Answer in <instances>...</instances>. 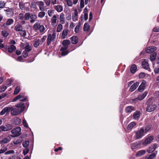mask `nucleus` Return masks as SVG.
Segmentation results:
<instances>
[{
    "label": "nucleus",
    "mask_w": 159,
    "mask_h": 159,
    "mask_svg": "<svg viewBox=\"0 0 159 159\" xmlns=\"http://www.w3.org/2000/svg\"><path fill=\"white\" fill-rule=\"evenodd\" d=\"M146 152L145 150H141L138 152L136 154L137 157H140L143 155H144Z\"/></svg>",
    "instance_id": "473e14b6"
},
{
    "label": "nucleus",
    "mask_w": 159,
    "mask_h": 159,
    "mask_svg": "<svg viewBox=\"0 0 159 159\" xmlns=\"http://www.w3.org/2000/svg\"><path fill=\"white\" fill-rule=\"evenodd\" d=\"M84 7V0H80V8H83Z\"/></svg>",
    "instance_id": "680f3d73"
},
{
    "label": "nucleus",
    "mask_w": 159,
    "mask_h": 159,
    "mask_svg": "<svg viewBox=\"0 0 159 159\" xmlns=\"http://www.w3.org/2000/svg\"><path fill=\"white\" fill-rule=\"evenodd\" d=\"M70 39L71 42L72 44H76L78 41V38L77 36L74 35Z\"/></svg>",
    "instance_id": "2eb2a0df"
},
{
    "label": "nucleus",
    "mask_w": 159,
    "mask_h": 159,
    "mask_svg": "<svg viewBox=\"0 0 159 159\" xmlns=\"http://www.w3.org/2000/svg\"><path fill=\"white\" fill-rule=\"evenodd\" d=\"M29 144V142L28 141H26L24 142L23 143V145L25 148H26Z\"/></svg>",
    "instance_id": "5fc2aeb1"
},
{
    "label": "nucleus",
    "mask_w": 159,
    "mask_h": 159,
    "mask_svg": "<svg viewBox=\"0 0 159 159\" xmlns=\"http://www.w3.org/2000/svg\"><path fill=\"white\" fill-rule=\"evenodd\" d=\"M61 54L62 56H64L67 55L69 53V51L67 50L61 51Z\"/></svg>",
    "instance_id": "13d9d810"
},
{
    "label": "nucleus",
    "mask_w": 159,
    "mask_h": 159,
    "mask_svg": "<svg viewBox=\"0 0 159 159\" xmlns=\"http://www.w3.org/2000/svg\"><path fill=\"white\" fill-rule=\"evenodd\" d=\"M157 54L156 52H154L151 53L150 55V60L153 62L155 61L157 57Z\"/></svg>",
    "instance_id": "a878e982"
},
{
    "label": "nucleus",
    "mask_w": 159,
    "mask_h": 159,
    "mask_svg": "<svg viewBox=\"0 0 159 159\" xmlns=\"http://www.w3.org/2000/svg\"><path fill=\"white\" fill-rule=\"evenodd\" d=\"M6 15L8 17L12 16L13 15L12 10L11 8H8L6 10Z\"/></svg>",
    "instance_id": "412c9836"
},
{
    "label": "nucleus",
    "mask_w": 159,
    "mask_h": 159,
    "mask_svg": "<svg viewBox=\"0 0 159 159\" xmlns=\"http://www.w3.org/2000/svg\"><path fill=\"white\" fill-rule=\"evenodd\" d=\"M45 14V12L44 11H40L39 12L38 15L39 17L40 18H42L44 16Z\"/></svg>",
    "instance_id": "c03bdc74"
},
{
    "label": "nucleus",
    "mask_w": 159,
    "mask_h": 159,
    "mask_svg": "<svg viewBox=\"0 0 159 159\" xmlns=\"http://www.w3.org/2000/svg\"><path fill=\"white\" fill-rule=\"evenodd\" d=\"M12 82L11 79H7L6 81V84L10 86Z\"/></svg>",
    "instance_id": "0e129e2a"
},
{
    "label": "nucleus",
    "mask_w": 159,
    "mask_h": 159,
    "mask_svg": "<svg viewBox=\"0 0 159 159\" xmlns=\"http://www.w3.org/2000/svg\"><path fill=\"white\" fill-rule=\"evenodd\" d=\"M147 94L148 92L145 91L143 93L139 95L137 98H135L134 100V101L135 102L136 101L138 100L141 101L145 97Z\"/></svg>",
    "instance_id": "1a4fd4ad"
},
{
    "label": "nucleus",
    "mask_w": 159,
    "mask_h": 159,
    "mask_svg": "<svg viewBox=\"0 0 159 159\" xmlns=\"http://www.w3.org/2000/svg\"><path fill=\"white\" fill-rule=\"evenodd\" d=\"M23 29L22 25L20 24H17L14 27V30L17 32L21 31Z\"/></svg>",
    "instance_id": "dca6fc26"
},
{
    "label": "nucleus",
    "mask_w": 159,
    "mask_h": 159,
    "mask_svg": "<svg viewBox=\"0 0 159 159\" xmlns=\"http://www.w3.org/2000/svg\"><path fill=\"white\" fill-rule=\"evenodd\" d=\"M141 65L143 68L145 70H148L149 68L148 63V62L145 61V60L142 61Z\"/></svg>",
    "instance_id": "a211bd4d"
},
{
    "label": "nucleus",
    "mask_w": 159,
    "mask_h": 159,
    "mask_svg": "<svg viewBox=\"0 0 159 159\" xmlns=\"http://www.w3.org/2000/svg\"><path fill=\"white\" fill-rule=\"evenodd\" d=\"M22 96L21 95V94L20 93L19 95H18L17 97H15L12 100L13 102H15L17 100L19 99L22 98Z\"/></svg>",
    "instance_id": "09e8293b"
},
{
    "label": "nucleus",
    "mask_w": 159,
    "mask_h": 159,
    "mask_svg": "<svg viewBox=\"0 0 159 159\" xmlns=\"http://www.w3.org/2000/svg\"><path fill=\"white\" fill-rule=\"evenodd\" d=\"M70 44V41L69 40L66 39L63 40L62 42V45L64 47H68V45Z\"/></svg>",
    "instance_id": "cd10ccee"
},
{
    "label": "nucleus",
    "mask_w": 159,
    "mask_h": 159,
    "mask_svg": "<svg viewBox=\"0 0 159 159\" xmlns=\"http://www.w3.org/2000/svg\"><path fill=\"white\" fill-rule=\"evenodd\" d=\"M9 108L8 107H5L0 112V114L1 115H3L5 113L9 111Z\"/></svg>",
    "instance_id": "ea45409f"
},
{
    "label": "nucleus",
    "mask_w": 159,
    "mask_h": 159,
    "mask_svg": "<svg viewBox=\"0 0 159 159\" xmlns=\"http://www.w3.org/2000/svg\"><path fill=\"white\" fill-rule=\"evenodd\" d=\"M22 140L20 138H19L17 139H15L13 141V143L14 144L17 145L20 143L22 142Z\"/></svg>",
    "instance_id": "4c0bfd02"
},
{
    "label": "nucleus",
    "mask_w": 159,
    "mask_h": 159,
    "mask_svg": "<svg viewBox=\"0 0 159 159\" xmlns=\"http://www.w3.org/2000/svg\"><path fill=\"white\" fill-rule=\"evenodd\" d=\"M90 26L87 23H85L84 26V31H88L89 30Z\"/></svg>",
    "instance_id": "f704fd0d"
},
{
    "label": "nucleus",
    "mask_w": 159,
    "mask_h": 159,
    "mask_svg": "<svg viewBox=\"0 0 159 159\" xmlns=\"http://www.w3.org/2000/svg\"><path fill=\"white\" fill-rule=\"evenodd\" d=\"M68 30H64L61 34V37L63 39H65L67 35Z\"/></svg>",
    "instance_id": "e433bc0d"
},
{
    "label": "nucleus",
    "mask_w": 159,
    "mask_h": 159,
    "mask_svg": "<svg viewBox=\"0 0 159 159\" xmlns=\"http://www.w3.org/2000/svg\"><path fill=\"white\" fill-rule=\"evenodd\" d=\"M22 122L23 125L25 127H26V128L28 127V124L27 123L25 119H24L23 120Z\"/></svg>",
    "instance_id": "6e6d98bb"
},
{
    "label": "nucleus",
    "mask_w": 159,
    "mask_h": 159,
    "mask_svg": "<svg viewBox=\"0 0 159 159\" xmlns=\"http://www.w3.org/2000/svg\"><path fill=\"white\" fill-rule=\"evenodd\" d=\"M145 84L144 82H142L141 84L139 86L138 89L139 91L141 92L143 91L145 89Z\"/></svg>",
    "instance_id": "b1692460"
},
{
    "label": "nucleus",
    "mask_w": 159,
    "mask_h": 159,
    "mask_svg": "<svg viewBox=\"0 0 159 159\" xmlns=\"http://www.w3.org/2000/svg\"><path fill=\"white\" fill-rule=\"evenodd\" d=\"M134 110V107L132 106H128L125 109V111L127 113H130Z\"/></svg>",
    "instance_id": "f3484780"
},
{
    "label": "nucleus",
    "mask_w": 159,
    "mask_h": 159,
    "mask_svg": "<svg viewBox=\"0 0 159 159\" xmlns=\"http://www.w3.org/2000/svg\"><path fill=\"white\" fill-rule=\"evenodd\" d=\"M136 124L135 122H133L129 123L127 129L128 130L131 129Z\"/></svg>",
    "instance_id": "2f4dec72"
},
{
    "label": "nucleus",
    "mask_w": 159,
    "mask_h": 159,
    "mask_svg": "<svg viewBox=\"0 0 159 159\" xmlns=\"http://www.w3.org/2000/svg\"><path fill=\"white\" fill-rule=\"evenodd\" d=\"M15 153V151L13 150H9L5 152L4 154L5 155L11 154Z\"/></svg>",
    "instance_id": "603ef678"
},
{
    "label": "nucleus",
    "mask_w": 159,
    "mask_h": 159,
    "mask_svg": "<svg viewBox=\"0 0 159 159\" xmlns=\"http://www.w3.org/2000/svg\"><path fill=\"white\" fill-rule=\"evenodd\" d=\"M14 22V20L12 19H8L6 21V25H7L8 26L12 24Z\"/></svg>",
    "instance_id": "58836bf2"
},
{
    "label": "nucleus",
    "mask_w": 159,
    "mask_h": 159,
    "mask_svg": "<svg viewBox=\"0 0 159 159\" xmlns=\"http://www.w3.org/2000/svg\"><path fill=\"white\" fill-rule=\"evenodd\" d=\"M54 8L59 12H61L63 10V7L60 5L54 6Z\"/></svg>",
    "instance_id": "c85d7f7f"
},
{
    "label": "nucleus",
    "mask_w": 159,
    "mask_h": 159,
    "mask_svg": "<svg viewBox=\"0 0 159 159\" xmlns=\"http://www.w3.org/2000/svg\"><path fill=\"white\" fill-rule=\"evenodd\" d=\"M153 140V137L152 136H148L145 139L143 142V144L145 145L149 144L152 142Z\"/></svg>",
    "instance_id": "0eeeda50"
},
{
    "label": "nucleus",
    "mask_w": 159,
    "mask_h": 159,
    "mask_svg": "<svg viewBox=\"0 0 159 159\" xmlns=\"http://www.w3.org/2000/svg\"><path fill=\"white\" fill-rule=\"evenodd\" d=\"M11 140V138L9 136L4 137L2 139L0 140V144L2 145L3 144L7 143H9Z\"/></svg>",
    "instance_id": "9d476101"
},
{
    "label": "nucleus",
    "mask_w": 159,
    "mask_h": 159,
    "mask_svg": "<svg viewBox=\"0 0 159 159\" xmlns=\"http://www.w3.org/2000/svg\"><path fill=\"white\" fill-rule=\"evenodd\" d=\"M141 113L140 111H137L134 113L133 116L135 120H138L140 117Z\"/></svg>",
    "instance_id": "ddd939ff"
},
{
    "label": "nucleus",
    "mask_w": 159,
    "mask_h": 159,
    "mask_svg": "<svg viewBox=\"0 0 159 159\" xmlns=\"http://www.w3.org/2000/svg\"><path fill=\"white\" fill-rule=\"evenodd\" d=\"M7 94L6 93H3L1 95H0V100L3 98L7 96Z\"/></svg>",
    "instance_id": "bf43d9fd"
},
{
    "label": "nucleus",
    "mask_w": 159,
    "mask_h": 159,
    "mask_svg": "<svg viewBox=\"0 0 159 159\" xmlns=\"http://www.w3.org/2000/svg\"><path fill=\"white\" fill-rule=\"evenodd\" d=\"M57 21V17L56 15H54L51 18V21L52 25H55Z\"/></svg>",
    "instance_id": "c756f323"
},
{
    "label": "nucleus",
    "mask_w": 159,
    "mask_h": 159,
    "mask_svg": "<svg viewBox=\"0 0 159 159\" xmlns=\"http://www.w3.org/2000/svg\"><path fill=\"white\" fill-rule=\"evenodd\" d=\"M5 5V3L3 1H0V8H3Z\"/></svg>",
    "instance_id": "052dcab7"
},
{
    "label": "nucleus",
    "mask_w": 159,
    "mask_h": 159,
    "mask_svg": "<svg viewBox=\"0 0 159 159\" xmlns=\"http://www.w3.org/2000/svg\"><path fill=\"white\" fill-rule=\"evenodd\" d=\"M20 87L19 86H17L15 89L14 92V95L17 94L20 91Z\"/></svg>",
    "instance_id": "8fccbe9b"
},
{
    "label": "nucleus",
    "mask_w": 159,
    "mask_h": 159,
    "mask_svg": "<svg viewBox=\"0 0 159 159\" xmlns=\"http://www.w3.org/2000/svg\"><path fill=\"white\" fill-rule=\"evenodd\" d=\"M21 128L20 127H17L16 128L13 129L11 130V133L12 134L11 136L14 138L19 135L20 134Z\"/></svg>",
    "instance_id": "39448f33"
},
{
    "label": "nucleus",
    "mask_w": 159,
    "mask_h": 159,
    "mask_svg": "<svg viewBox=\"0 0 159 159\" xmlns=\"http://www.w3.org/2000/svg\"><path fill=\"white\" fill-rule=\"evenodd\" d=\"M139 82H136L134 84L129 88V91L131 92H133L134 90L138 87L139 85Z\"/></svg>",
    "instance_id": "6ab92c4d"
},
{
    "label": "nucleus",
    "mask_w": 159,
    "mask_h": 159,
    "mask_svg": "<svg viewBox=\"0 0 159 159\" xmlns=\"http://www.w3.org/2000/svg\"><path fill=\"white\" fill-rule=\"evenodd\" d=\"M22 96L21 98L20 99V101H28V98L27 96H25L22 94L21 95Z\"/></svg>",
    "instance_id": "3c124183"
},
{
    "label": "nucleus",
    "mask_w": 159,
    "mask_h": 159,
    "mask_svg": "<svg viewBox=\"0 0 159 159\" xmlns=\"http://www.w3.org/2000/svg\"><path fill=\"white\" fill-rule=\"evenodd\" d=\"M152 125H147L144 127H142L141 129H143V132L144 133H146L148 132L151 128Z\"/></svg>",
    "instance_id": "5701e85b"
},
{
    "label": "nucleus",
    "mask_w": 159,
    "mask_h": 159,
    "mask_svg": "<svg viewBox=\"0 0 159 159\" xmlns=\"http://www.w3.org/2000/svg\"><path fill=\"white\" fill-rule=\"evenodd\" d=\"M146 110L147 111L151 112L154 111L157 108V105L149 100L146 103Z\"/></svg>",
    "instance_id": "f03ea898"
},
{
    "label": "nucleus",
    "mask_w": 159,
    "mask_h": 159,
    "mask_svg": "<svg viewBox=\"0 0 159 159\" xmlns=\"http://www.w3.org/2000/svg\"><path fill=\"white\" fill-rule=\"evenodd\" d=\"M158 147L157 144L156 143H154L148 149L147 152L148 153L152 152L156 149Z\"/></svg>",
    "instance_id": "6e6552de"
},
{
    "label": "nucleus",
    "mask_w": 159,
    "mask_h": 159,
    "mask_svg": "<svg viewBox=\"0 0 159 159\" xmlns=\"http://www.w3.org/2000/svg\"><path fill=\"white\" fill-rule=\"evenodd\" d=\"M42 43L41 44H42ZM40 44V41L39 39H38V40H36L33 43V45L34 46L35 48H38V46H39V45Z\"/></svg>",
    "instance_id": "c9c22d12"
},
{
    "label": "nucleus",
    "mask_w": 159,
    "mask_h": 159,
    "mask_svg": "<svg viewBox=\"0 0 159 159\" xmlns=\"http://www.w3.org/2000/svg\"><path fill=\"white\" fill-rule=\"evenodd\" d=\"M24 104L23 103L21 102H20L19 103L17 104L15 106L17 108H20L22 107L21 109H20V112H22L24 111L25 108V106H24Z\"/></svg>",
    "instance_id": "4468645a"
},
{
    "label": "nucleus",
    "mask_w": 159,
    "mask_h": 159,
    "mask_svg": "<svg viewBox=\"0 0 159 159\" xmlns=\"http://www.w3.org/2000/svg\"><path fill=\"white\" fill-rule=\"evenodd\" d=\"M28 52L24 51L22 54L23 56L25 58H26L28 55Z\"/></svg>",
    "instance_id": "4d7b16f0"
},
{
    "label": "nucleus",
    "mask_w": 159,
    "mask_h": 159,
    "mask_svg": "<svg viewBox=\"0 0 159 159\" xmlns=\"http://www.w3.org/2000/svg\"><path fill=\"white\" fill-rule=\"evenodd\" d=\"M33 29L35 31L39 30L40 33H44L45 32V28L44 26L37 23H35L33 26Z\"/></svg>",
    "instance_id": "7ed1b4c3"
},
{
    "label": "nucleus",
    "mask_w": 159,
    "mask_h": 159,
    "mask_svg": "<svg viewBox=\"0 0 159 159\" xmlns=\"http://www.w3.org/2000/svg\"><path fill=\"white\" fill-rule=\"evenodd\" d=\"M7 147L3 146L2 148L0 149V154L5 152L7 150Z\"/></svg>",
    "instance_id": "37998d69"
},
{
    "label": "nucleus",
    "mask_w": 159,
    "mask_h": 159,
    "mask_svg": "<svg viewBox=\"0 0 159 159\" xmlns=\"http://www.w3.org/2000/svg\"><path fill=\"white\" fill-rule=\"evenodd\" d=\"M19 7L20 8L21 10H24L25 8V5L22 2H19Z\"/></svg>",
    "instance_id": "79ce46f5"
},
{
    "label": "nucleus",
    "mask_w": 159,
    "mask_h": 159,
    "mask_svg": "<svg viewBox=\"0 0 159 159\" xmlns=\"http://www.w3.org/2000/svg\"><path fill=\"white\" fill-rule=\"evenodd\" d=\"M21 122V120L19 118L16 117L14 119L13 123L16 125H18L20 124Z\"/></svg>",
    "instance_id": "72a5a7b5"
},
{
    "label": "nucleus",
    "mask_w": 159,
    "mask_h": 159,
    "mask_svg": "<svg viewBox=\"0 0 159 159\" xmlns=\"http://www.w3.org/2000/svg\"><path fill=\"white\" fill-rule=\"evenodd\" d=\"M56 37V33L53 32L52 34H49L47 40V45L48 46L50 44L51 42L54 41Z\"/></svg>",
    "instance_id": "20e7f679"
},
{
    "label": "nucleus",
    "mask_w": 159,
    "mask_h": 159,
    "mask_svg": "<svg viewBox=\"0 0 159 159\" xmlns=\"http://www.w3.org/2000/svg\"><path fill=\"white\" fill-rule=\"evenodd\" d=\"M20 113L18 109L16 108H12L11 110V114L13 116L17 115Z\"/></svg>",
    "instance_id": "393cba45"
},
{
    "label": "nucleus",
    "mask_w": 159,
    "mask_h": 159,
    "mask_svg": "<svg viewBox=\"0 0 159 159\" xmlns=\"http://www.w3.org/2000/svg\"><path fill=\"white\" fill-rule=\"evenodd\" d=\"M29 152V149L28 148H26L23 150V153L24 155L26 154Z\"/></svg>",
    "instance_id": "774afa93"
},
{
    "label": "nucleus",
    "mask_w": 159,
    "mask_h": 159,
    "mask_svg": "<svg viewBox=\"0 0 159 159\" xmlns=\"http://www.w3.org/2000/svg\"><path fill=\"white\" fill-rule=\"evenodd\" d=\"M31 50V47L29 45H26L25 47L24 51L29 52Z\"/></svg>",
    "instance_id": "a18cd8bd"
},
{
    "label": "nucleus",
    "mask_w": 159,
    "mask_h": 159,
    "mask_svg": "<svg viewBox=\"0 0 159 159\" xmlns=\"http://www.w3.org/2000/svg\"><path fill=\"white\" fill-rule=\"evenodd\" d=\"M7 49L9 52L12 53L16 50V48L13 45H11L10 46H8Z\"/></svg>",
    "instance_id": "aec40b11"
},
{
    "label": "nucleus",
    "mask_w": 159,
    "mask_h": 159,
    "mask_svg": "<svg viewBox=\"0 0 159 159\" xmlns=\"http://www.w3.org/2000/svg\"><path fill=\"white\" fill-rule=\"evenodd\" d=\"M130 70H137V67L136 65L135 64L132 65Z\"/></svg>",
    "instance_id": "338daca9"
},
{
    "label": "nucleus",
    "mask_w": 159,
    "mask_h": 159,
    "mask_svg": "<svg viewBox=\"0 0 159 159\" xmlns=\"http://www.w3.org/2000/svg\"><path fill=\"white\" fill-rule=\"evenodd\" d=\"M1 34L3 37H6L9 35V33L5 30L2 31Z\"/></svg>",
    "instance_id": "de8ad7c7"
},
{
    "label": "nucleus",
    "mask_w": 159,
    "mask_h": 159,
    "mask_svg": "<svg viewBox=\"0 0 159 159\" xmlns=\"http://www.w3.org/2000/svg\"><path fill=\"white\" fill-rule=\"evenodd\" d=\"M80 22L79 23V25H77L75 29V33H77L79 31Z\"/></svg>",
    "instance_id": "e2e57ef3"
},
{
    "label": "nucleus",
    "mask_w": 159,
    "mask_h": 159,
    "mask_svg": "<svg viewBox=\"0 0 159 159\" xmlns=\"http://www.w3.org/2000/svg\"><path fill=\"white\" fill-rule=\"evenodd\" d=\"M53 11L54 10H52L51 9L48 10V16H49L51 17L52 16V14L54 13Z\"/></svg>",
    "instance_id": "69168bd1"
},
{
    "label": "nucleus",
    "mask_w": 159,
    "mask_h": 159,
    "mask_svg": "<svg viewBox=\"0 0 159 159\" xmlns=\"http://www.w3.org/2000/svg\"><path fill=\"white\" fill-rule=\"evenodd\" d=\"M140 146V143L139 141L134 142L131 144V147L133 150L139 148Z\"/></svg>",
    "instance_id": "9b49d317"
},
{
    "label": "nucleus",
    "mask_w": 159,
    "mask_h": 159,
    "mask_svg": "<svg viewBox=\"0 0 159 159\" xmlns=\"http://www.w3.org/2000/svg\"><path fill=\"white\" fill-rule=\"evenodd\" d=\"M156 50V48L154 46L149 47L146 49V52L147 53H152Z\"/></svg>",
    "instance_id": "f8f14e48"
},
{
    "label": "nucleus",
    "mask_w": 159,
    "mask_h": 159,
    "mask_svg": "<svg viewBox=\"0 0 159 159\" xmlns=\"http://www.w3.org/2000/svg\"><path fill=\"white\" fill-rule=\"evenodd\" d=\"M8 125L10 127V128H7V126H2V130L4 131H8L11 129L12 128L11 125L10 124H8Z\"/></svg>",
    "instance_id": "a19ab883"
},
{
    "label": "nucleus",
    "mask_w": 159,
    "mask_h": 159,
    "mask_svg": "<svg viewBox=\"0 0 159 159\" xmlns=\"http://www.w3.org/2000/svg\"><path fill=\"white\" fill-rule=\"evenodd\" d=\"M88 10L87 8L86 7L85 8L84 11V19L85 21H86L88 18Z\"/></svg>",
    "instance_id": "7c9ffc66"
},
{
    "label": "nucleus",
    "mask_w": 159,
    "mask_h": 159,
    "mask_svg": "<svg viewBox=\"0 0 159 159\" xmlns=\"http://www.w3.org/2000/svg\"><path fill=\"white\" fill-rule=\"evenodd\" d=\"M37 16L35 14H30V12H26L24 15L22 13H20L18 16V19L20 22L23 25L25 24V20L31 19H36Z\"/></svg>",
    "instance_id": "f257e3e1"
},
{
    "label": "nucleus",
    "mask_w": 159,
    "mask_h": 159,
    "mask_svg": "<svg viewBox=\"0 0 159 159\" xmlns=\"http://www.w3.org/2000/svg\"><path fill=\"white\" fill-rule=\"evenodd\" d=\"M62 25L61 23L59 24L57 27V31L58 32H60L62 29Z\"/></svg>",
    "instance_id": "49530a36"
},
{
    "label": "nucleus",
    "mask_w": 159,
    "mask_h": 159,
    "mask_svg": "<svg viewBox=\"0 0 159 159\" xmlns=\"http://www.w3.org/2000/svg\"><path fill=\"white\" fill-rule=\"evenodd\" d=\"M157 152H155L152 153L149 156L146 157V159H153L156 156Z\"/></svg>",
    "instance_id": "bb28decb"
},
{
    "label": "nucleus",
    "mask_w": 159,
    "mask_h": 159,
    "mask_svg": "<svg viewBox=\"0 0 159 159\" xmlns=\"http://www.w3.org/2000/svg\"><path fill=\"white\" fill-rule=\"evenodd\" d=\"M65 14L63 12L61 13L59 17V20L61 23L64 24L65 23Z\"/></svg>",
    "instance_id": "4be33fe9"
},
{
    "label": "nucleus",
    "mask_w": 159,
    "mask_h": 159,
    "mask_svg": "<svg viewBox=\"0 0 159 159\" xmlns=\"http://www.w3.org/2000/svg\"><path fill=\"white\" fill-rule=\"evenodd\" d=\"M135 136L137 139L142 138L144 135L143 129L140 128L139 129L134 132Z\"/></svg>",
    "instance_id": "423d86ee"
},
{
    "label": "nucleus",
    "mask_w": 159,
    "mask_h": 159,
    "mask_svg": "<svg viewBox=\"0 0 159 159\" xmlns=\"http://www.w3.org/2000/svg\"><path fill=\"white\" fill-rule=\"evenodd\" d=\"M7 87L6 86L3 85L0 88V93L4 92L7 89Z\"/></svg>",
    "instance_id": "864d4df0"
}]
</instances>
